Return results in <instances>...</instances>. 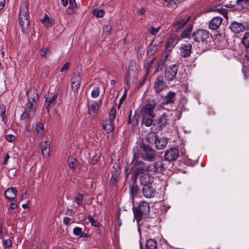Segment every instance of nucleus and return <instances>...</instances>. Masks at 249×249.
<instances>
[{
    "instance_id": "obj_2",
    "label": "nucleus",
    "mask_w": 249,
    "mask_h": 249,
    "mask_svg": "<svg viewBox=\"0 0 249 249\" xmlns=\"http://www.w3.org/2000/svg\"><path fill=\"white\" fill-rule=\"evenodd\" d=\"M192 37L194 41L197 43L199 50L204 52L210 49L212 38L209 31L198 29L193 33Z\"/></svg>"
},
{
    "instance_id": "obj_60",
    "label": "nucleus",
    "mask_w": 249,
    "mask_h": 249,
    "mask_svg": "<svg viewBox=\"0 0 249 249\" xmlns=\"http://www.w3.org/2000/svg\"><path fill=\"white\" fill-rule=\"evenodd\" d=\"M219 13L222 15L225 18H228V13L226 10L223 9L222 7L220 10L219 11Z\"/></svg>"
},
{
    "instance_id": "obj_32",
    "label": "nucleus",
    "mask_w": 249,
    "mask_h": 249,
    "mask_svg": "<svg viewBox=\"0 0 249 249\" xmlns=\"http://www.w3.org/2000/svg\"><path fill=\"white\" fill-rule=\"evenodd\" d=\"M132 111L131 110L129 111V115L127 120V123L128 124H132L133 129L135 128L138 125V120L136 118L135 115H134L132 118H131Z\"/></svg>"
},
{
    "instance_id": "obj_1",
    "label": "nucleus",
    "mask_w": 249,
    "mask_h": 249,
    "mask_svg": "<svg viewBox=\"0 0 249 249\" xmlns=\"http://www.w3.org/2000/svg\"><path fill=\"white\" fill-rule=\"evenodd\" d=\"M133 152L132 162L140 157L147 161H154L156 157L155 151L143 141H139L137 146L133 148Z\"/></svg>"
},
{
    "instance_id": "obj_41",
    "label": "nucleus",
    "mask_w": 249,
    "mask_h": 249,
    "mask_svg": "<svg viewBox=\"0 0 249 249\" xmlns=\"http://www.w3.org/2000/svg\"><path fill=\"white\" fill-rule=\"evenodd\" d=\"M88 219L90 223L92 226L95 227H99L100 224L96 219H95L92 217V216L89 214L88 216Z\"/></svg>"
},
{
    "instance_id": "obj_42",
    "label": "nucleus",
    "mask_w": 249,
    "mask_h": 249,
    "mask_svg": "<svg viewBox=\"0 0 249 249\" xmlns=\"http://www.w3.org/2000/svg\"><path fill=\"white\" fill-rule=\"evenodd\" d=\"M20 120L26 122V123H29L32 119H28V113L24 109L22 114L20 116Z\"/></svg>"
},
{
    "instance_id": "obj_5",
    "label": "nucleus",
    "mask_w": 249,
    "mask_h": 249,
    "mask_svg": "<svg viewBox=\"0 0 249 249\" xmlns=\"http://www.w3.org/2000/svg\"><path fill=\"white\" fill-rule=\"evenodd\" d=\"M133 210L135 219L139 223L149 213L150 208L147 202L142 201L139 203L138 208H134Z\"/></svg>"
},
{
    "instance_id": "obj_17",
    "label": "nucleus",
    "mask_w": 249,
    "mask_h": 249,
    "mask_svg": "<svg viewBox=\"0 0 249 249\" xmlns=\"http://www.w3.org/2000/svg\"><path fill=\"white\" fill-rule=\"evenodd\" d=\"M73 206L77 208L80 206H84V195L80 193L74 194L73 198Z\"/></svg>"
},
{
    "instance_id": "obj_12",
    "label": "nucleus",
    "mask_w": 249,
    "mask_h": 249,
    "mask_svg": "<svg viewBox=\"0 0 249 249\" xmlns=\"http://www.w3.org/2000/svg\"><path fill=\"white\" fill-rule=\"evenodd\" d=\"M121 174V168L119 165L114 166L111 171V178L110 180V186L112 187H117L118 181L119 180Z\"/></svg>"
},
{
    "instance_id": "obj_28",
    "label": "nucleus",
    "mask_w": 249,
    "mask_h": 249,
    "mask_svg": "<svg viewBox=\"0 0 249 249\" xmlns=\"http://www.w3.org/2000/svg\"><path fill=\"white\" fill-rule=\"evenodd\" d=\"M17 191L14 188L8 189L5 191V196L8 200L14 199L17 196Z\"/></svg>"
},
{
    "instance_id": "obj_56",
    "label": "nucleus",
    "mask_w": 249,
    "mask_h": 249,
    "mask_svg": "<svg viewBox=\"0 0 249 249\" xmlns=\"http://www.w3.org/2000/svg\"><path fill=\"white\" fill-rule=\"evenodd\" d=\"M112 29V26L110 25H105L104 27V31L105 33L107 35H109L111 33Z\"/></svg>"
},
{
    "instance_id": "obj_29",
    "label": "nucleus",
    "mask_w": 249,
    "mask_h": 249,
    "mask_svg": "<svg viewBox=\"0 0 249 249\" xmlns=\"http://www.w3.org/2000/svg\"><path fill=\"white\" fill-rule=\"evenodd\" d=\"M73 233L76 236L79 238H89L90 237V235L83 232L82 228L80 227H75L73 230Z\"/></svg>"
},
{
    "instance_id": "obj_25",
    "label": "nucleus",
    "mask_w": 249,
    "mask_h": 249,
    "mask_svg": "<svg viewBox=\"0 0 249 249\" xmlns=\"http://www.w3.org/2000/svg\"><path fill=\"white\" fill-rule=\"evenodd\" d=\"M37 106L38 105L36 104V103H27V108L28 113V119H32L35 116Z\"/></svg>"
},
{
    "instance_id": "obj_52",
    "label": "nucleus",
    "mask_w": 249,
    "mask_h": 249,
    "mask_svg": "<svg viewBox=\"0 0 249 249\" xmlns=\"http://www.w3.org/2000/svg\"><path fill=\"white\" fill-rule=\"evenodd\" d=\"M165 58L163 60L160 61L157 65V68L155 71V73L157 72L158 71H161L163 68H164V61Z\"/></svg>"
},
{
    "instance_id": "obj_26",
    "label": "nucleus",
    "mask_w": 249,
    "mask_h": 249,
    "mask_svg": "<svg viewBox=\"0 0 249 249\" xmlns=\"http://www.w3.org/2000/svg\"><path fill=\"white\" fill-rule=\"evenodd\" d=\"M155 42L154 41L151 42L149 46L148 47L147 51V55L150 54L152 55L155 53L159 49V44Z\"/></svg>"
},
{
    "instance_id": "obj_39",
    "label": "nucleus",
    "mask_w": 249,
    "mask_h": 249,
    "mask_svg": "<svg viewBox=\"0 0 249 249\" xmlns=\"http://www.w3.org/2000/svg\"><path fill=\"white\" fill-rule=\"evenodd\" d=\"M242 44L247 48H249V32L245 34L242 39Z\"/></svg>"
},
{
    "instance_id": "obj_6",
    "label": "nucleus",
    "mask_w": 249,
    "mask_h": 249,
    "mask_svg": "<svg viewBox=\"0 0 249 249\" xmlns=\"http://www.w3.org/2000/svg\"><path fill=\"white\" fill-rule=\"evenodd\" d=\"M130 166L133 167V175L131 176V179L134 182L136 183L138 178L147 171V167L145 166V162L142 160H138V159H136L134 162L132 161Z\"/></svg>"
},
{
    "instance_id": "obj_10",
    "label": "nucleus",
    "mask_w": 249,
    "mask_h": 249,
    "mask_svg": "<svg viewBox=\"0 0 249 249\" xmlns=\"http://www.w3.org/2000/svg\"><path fill=\"white\" fill-rule=\"evenodd\" d=\"M179 155L178 148L172 147L165 151L163 157L165 161L173 162L177 160L179 157Z\"/></svg>"
},
{
    "instance_id": "obj_18",
    "label": "nucleus",
    "mask_w": 249,
    "mask_h": 249,
    "mask_svg": "<svg viewBox=\"0 0 249 249\" xmlns=\"http://www.w3.org/2000/svg\"><path fill=\"white\" fill-rule=\"evenodd\" d=\"M40 147L43 157H48L50 153V142L41 141Z\"/></svg>"
},
{
    "instance_id": "obj_36",
    "label": "nucleus",
    "mask_w": 249,
    "mask_h": 249,
    "mask_svg": "<svg viewBox=\"0 0 249 249\" xmlns=\"http://www.w3.org/2000/svg\"><path fill=\"white\" fill-rule=\"evenodd\" d=\"M44 129L42 123L38 122L36 124V130L38 137L42 136L44 134Z\"/></svg>"
},
{
    "instance_id": "obj_43",
    "label": "nucleus",
    "mask_w": 249,
    "mask_h": 249,
    "mask_svg": "<svg viewBox=\"0 0 249 249\" xmlns=\"http://www.w3.org/2000/svg\"><path fill=\"white\" fill-rule=\"evenodd\" d=\"M39 53L42 58H46L47 55L50 54L51 52L49 49L46 47H43L40 49Z\"/></svg>"
},
{
    "instance_id": "obj_3",
    "label": "nucleus",
    "mask_w": 249,
    "mask_h": 249,
    "mask_svg": "<svg viewBox=\"0 0 249 249\" xmlns=\"http://www.w3.org/2000/svg\"><path fill=\"white\" fill-rule=\"evenodd\" d=\"M156 107V103L154 101L149 102L142 108V123L147 127L151 126L155 118L154 111Z\"/></svg>"
},
{
    "instance_id": "obj_57",
    "label": "nucleus",
    "mask_w": 249,
    "mask_h": 249,
    "mask_svg": "<svg viewBox=\"0 0 249 249\" xmlns=\"http://www.w3.org/2000/svg\"><path fill=\"white\" fill-rule=\"evenodd\" d=\"M28 97L31 98H34V99L35 98L36 100H39V97H38V93L36 89H34L31 95L30 96H28Z\"/></svg>"
},
{
    "instance_id": "obj_22",
    "label": "nucleus",
    "mask_w": 249,
    "mask_h": 249,
    "mask_svg": "<svg viewBox=\"0 0 249 249\" xmlns=\"http://www.w3.org/2000/svg\"><path fill=\"white\" fill-rule=\"evenodd\" d=\"M192 48L191 44H182L180 49V55L182 57H187L190 56L192 52Z\"/></svg>"
},
{
    "instance_id": "obj_55",
    "label": "nucleus",
    "mask_w": 249,
    "mask_h": 249,
    "mask_svg": "<svg viewBox=\"0 0 249 249\" xmlns=\"http://www.w3.org/2000/svg\"><path fill=\"white\" fill-rule=\"evenodd\" d=\"M81 84H72L71 83V88L74 93H77L78 89L80 88Z\"/></svg>"
},
{
    "instance_id": "obj_44",
    "label": "nucleus",
    "mask_w": 249,
    "mask_h": 249,
    "mask_svg": "<svg viewBox=\"0 0 249 249\" xmlns=\"http://www.w3.org/2000/svg\"><path fill=\"white\" fill-rule=\"evenodd\" d=\"M116 109L114 107H112L109 112V119L108 120L114 122L116 118Z\"/></svg>"
},
{
    "instance_id": "obj_13",
    "label": "nucleus",
    "mask_w": 249,
    "mask_h": 249,
    "mask_svg": "<svg viewBox=\"0 0 249 249\" xmlns=\"http://www.w3.org/2000/svg\"><path fill=\"white\" fill-rule=\"evenodd\" d=\"M167 84L164 81L162 75L158 76L154 84L153 88L156 93L159 94L167 87Z\"/></svg>"
},
{
    "instance_id": "obj_19",
    "label": "nucleus",
    "mask_w": 249,
    "mask_h": 249,
    "mask_svg": "<svg viewBox=\"0 0 249 249\" xmlns=\"http://www.w3.org/2000/svg\"><path fill=\"white\" fill-rule=\"evenodd\" d=\"M140 183L142 186L151 185L154 181V178L148 174H144L140 177Z\"/></svg>"
},
{
    "instance_id": "obj_53",
    "label": "nucleus",
    "mask_w": 249,
    "mask_h": 249,
    "mask_svg": "<svg viewBox=\"0 0 249 249\" xmlns=\"http://www.w3.org/2000/svg\"><path fill=\"white\" fill-rule=\"evenodd\" d=\"M3 246L4 248H9L12 245V242L10 238L4 239L2 238Z\"/></svg>"
},
{
    "instance_id": "obj_49",
    "label": "nucleus",
    "mask_w": 249,
    "mask_h": 249,
    "mask_svg": "<svg viewBox=\"0 0 249 249\" xmlns=\"http://www.w3.org/2000/svg\"><path fill=\"white\" fill-rule=\"evenodd\" d=\"M249 0H236V4L239 7H244V5H248Z\"/></svg>"
},
{
    "instance_id": "obj_50",
    "label": "nucleus",
    "mask_w": 249,
    "mask_h": 249,
    "mask_svg": "<svg viewBox=\"0 0 249 249\" xmlns=\"http://www.w3.org/2000/svg\"><path fill=\"white\" fill-rule=\"evenodd\" d=\"M105 12L103 10H93L92 14L97 18H102L105 15Z\"/></svg>"
},
{
    "instance_id": "obj_20",
    "label": "nucleus",
    "mask_w": 249,
    "mask_h": 249,
    "mask_svg": "<svg viewBox=\"0 0 249 249\" xmlns=\"http://www.w3.org/2000/svg\"><path fill=\"white\" fill-rule=\"evenodd\" d=\"M189 20V18L186 20H184L181 17L177 18L175 19V21L173 22L172 26L174 28L178 26L177 29V32H179L180 30L182 29L183 27L187 23Z\"/></svg>"
},
{
    "instance_id": "obj_45",
    "label": "nucleus",
    "mask_w": 249,
    "mask_h": 249,
    "mask_svg": "<svg viewBox=\"0 0 249 249\" xmlns=\"http://www.w3.org/2000/svg\"><path fill=\"white\" fill-rule=\"evenodd\" d=\"M1 117L2 118V121L4 122L5 124H6L7 118L5 115V108L2 104H1Z\"/></svg>"
},
{
    "instance_id": "obj_27",
    "label": "nucleus",
    "mask_w": 249,
    "mask_h": 249,
    "mask_svg": "<svg viewBox=\"0 0 249 249\" xmlns=\"http://www.w3.org/2000/svg\"><path fill=\"white\" fill-rule=\"evenodd\" d=\"M82 70H80L74 72L73 76L71 78V83L72 84H81L82 74Z\"/></svg>"
},
{
    "instance_id": "obj_23",
    "label": "nucleus",
    "mask_w": 249,
    "mask_h": 249,
    "mask_svg": "<svg viewBox=\"0 0 249 249\" xmlns=\"http://www.w3.org/2000/svg\"><path fill=\"white\" fill-rule=\"evenodd\" d=\"M99 103L96 101L92 102L91 105L88 104L89 113L91 116L95 117L98 114Z\"/></svg>"
},
{
    "instance_id": "obj_64",
    "label": "nucleus",
    "mask_w": 249,
    "mask_h": 249,
    "mask_svg": "<svg viewBox=\"0 0 249 249\" xmlns=\"http://www.w3.org/2000/svg\"><path fill=\"white\" fill-rule=\"evenodd\" d=\"M222 7V6L221 5L218 4V5L215 6L214 7H213V10L214 11H217L218 12H219V11L220 10Z\"/></svg>"
},
{
    "instance_id": "obj_35",
    "label": "nucleus",
    "mask_w": 249,
    "mask_h": 249,
    "mask_svg": "<svg viewBox=\"0 0 249 249\" xmlns=\"http://www.w3.org/2000/svg\"><path fill=\"white\" fill-rule=\"evenodd\" d=\"M130 192L133 197L136 196L140 193V189L136 184H130L129 186Z\"/></svg>"
},
{
    "instance_id": "obj_21",
    "label": "nucleus",
    "mask_w": 249,
    "mask_h": 249,
    "mask_svg": "<svg viewBox=\"0 0 249 249\" xmlns=\"http://www.w3.org/2000/svg\"><path fill=\"white\" fill-rule=\"evenodd\" d=\"M176 92L170 91L163 98L162 104L163 105L173 104L176 100Z\"/></svg>"
},
{
    "instance_id": "obj_48",
    "label": "nucleus",
    "mask_w": 249,
    "mask_h": 249,
    "mask_svg": "<svg viewBox=\"0 0 249 249\" xmlns=\"http://www.w3.org/2000/svg\"><path fill=\"white\" fill-rule=\"evenodd\" d=\"M152 66L151 63H148V62L144 63V68L145 69V75L146 77L150 73Z\"/></svg>"
},
{
    "instance_id": "obj_34",
    "label": "nucleus",
    "mask_w": 249,
    "mask_h": 249,
    "mask_svg": "<svg viewBox=\"0 0 249 249\" xmlns=\"http://www.w3.org/2000/svg\"><path fill=\"white\" fill-rule=\"evenodd\" d=\"M69 7L68 9V13L69 14H73L77 9V5L75 2V0H69Z\"/></svg>"
},
{
    "instance_id": "obj_11",
    "label": "nucleus",
    "mask_w": 249,
    "mask_h": 249,
    "mask_svg": "<svg viewBox=\"0 0 249 249\" xmlns=\"http://www.w3.org/2000/svg\"><path fill=\"white\" fill-rule=\"evenodd\" d=\"M178 65L173 64L165 68L164 71V76L168 81H172L176 78L177 74Z\"/></svg>"
},
{
    "instance_id": "obj_15",
    "label": "nucleus",
    "mask_w": 249,
    "mask_h": 249,
    "mask_svg": "<svg viewBox=\"0 0 249 249\" xmlns=\"http://www.w3.org/2000/svg\"><path fill=\"white\" fill-rule=\"evenodd\" d=\"M178 42V39L174 36H171L168 42L166 44V48L165 51L166 52V55L165 56V59H166L170 53H171L172 49L175 46Z\"/></svg>"
},
{
    "instance_id": "obj_63",
    "label": "nucleus",
    "mask_w": 249,
    "mask_h": 249,
    "mask_svg": "<svg viewBox=\"0 0 249 249\" xmlns=\"http://www.w3.org/2000/svg\"><path fill=\"white\" fill-rule=\"evenodd\" d=\"M28 103H31V104L36 103V104L37 105V103L38 102V100H36L35 98H31L28 97Z\"/></svg>"
},
{
    "instance_id": "obj_47",
    "label": "nucleus",
    "mask_w": 249,
    "mask_h": 249,
    "mask_svg": "<svg viewBox=\"0 0 249 249\" xmlns=\"http://www.w3.org/2000/svg\"><path fill=\"white\" fill-rule=\"evenodd\" d=\"M100 93V89L99 87H94L91 93V96L93 98H96L99 95Z\"/></svg>"
},
{
    "instance_id": "obj_7",
    "label": "nucleus",
    "mask_w": 249,
    "mask_h": 249,
    "mask_svg": "<svg viewBox=\"0 0 249 249\" xmlns=\"http://www.w3.org/2000/svg\"><path fill=\"white\" fill-rule=\"evenodd\" d=\"M169 124L168 116L163 113L159 118L153 119V127L157 131H160L162 128L166 127Z\"/></svg>"
},
{
    "instance_id": "obj_37",
    "label": "nucleus",
    "mask_w": 249,
    "mask_h": 249,
    "mask_svg": "<svg viewBox=\"0 0 249 249\" xmlns=\"http://www.w3.org/2000/svg\"><path fill=\"white\" fill-rule=\"evenodd\" d=\"M193 29V25H190L186 29H185L181 34L182 38H188L191 35Z\"/></svg>"
},
{
    "instance_id": "obj_61",
    "label": "nucleus",
    "mask_w": 249,
    "mask_h": 249,
    "mask_svg": "<svg viewBox=\"0 0 249 249\" xmlns=\"http://www.w3.org/2000/svg\"><path fill=\"white\" fill-rule=\"evenodd\" d=\"M125 98H126V93H124V95L122 96V97L120 99L119 103L118 106L119 108L121 106L122 104L124 102V100L125 99Z\"/></svg>"
},
{
    "instance_id": "obj_8",
    "label": "nucleus",
    "mask_w": 249,
    "mask_h": 249,
    "mask_svg": "<svg viewBox=\"0 0 249 249\" xmlns=\"http://www.w3.org/2000/svg\"><path fill=\"white\" fill-rule=\"evenodd\" d=\"M57 97V93L53 94L48 92L47 94L44 95V106L48 113H49L50 110L55 107Z\"/></svg>"
},
{
    "instance_id": "obj_38",
    "label": "nucleus",
    "mask_w": 249,
    "mask_h": 249,
    "mask_svg": "<svg viewBox=\"0 0 249 249\" xmlns=\"http://www.w3.org/2000/svg\"><path fill=\"white\" fill-rule=\"evenodd\" d=\"M167 142L168 141H155V147L158 150H162L166 147Z\"/></svg>"
},
{
    "instance_id": "obj_24",
    "label": "nucleus",
    "mask_w": 249,
    "mask_h": 249,
    "mask_svg": "<svg viewBox=\"0 0 249 249\" xmlns=\"http://www.w3.org/2000/svg\"><path fill=\"white\" fill-rule=\"evenodd\" d=\"M231 31L235 34H239L243 32L245 29V27L243 24L237 22L231 23L229 27Z\"/></svg>"
},
{
    "instance_id": "obj_51",
    "label": "nucleus",
    "mask_w": 249,
    "mask_h": 249,
    "mask_svg": "<svg viewBox=\"0 0 249 249\" xmlns=\"http://www.w3.org/2000/svg\"><path fill=\"white\" fill-rule=\"evenodd\" d=\"M133 167L132 166H130V164L128 166L125 167V171H124V174L125 176V178L127 179L129 175L130 174V173L132 174V175H133Z\"/></svg>"
},
{
    "instance_id": "obj_54",
    "label": "nucleus",
    "mask_w": 249,
    "mask_h": 249,
    "mask_svg": "<svg viewBox=\"0 0 249 249\" xmlns=\"http://www.w3.org/2000/svg\"><path fill=\"white\" fill-rule=\"evenodd\" d=\"M70 63L66 62L60 70V72H66L70 67Z\"/></svg>"
},
{
    "instance_id": "obj_9",
    "label": "nucleus",
    "mask_w": 249,
    "mask_h": 249,
    "mask_svg": "<svg viewBox=\"0 0 249 249\" xmlns=\"http://www.w3.org/2000/svg\"><path fill=\"white\" fill-rule=\"evenodd\" d=\"M147 172H151L156 173H162L166 170L165 165L162 160H160L147 166Z\"/></svg>"
},
{
    "instance_id": "obj_62",
    "label": "nucleus",
    "mask_w": 249,
    "mask_h": 249,
    "mask_svg": "<svg viewBox=\"0 0 249 249\" xmlns=\"http://www.w3.org/2000/svg\"><path fill=\"white\" fill-rule=\"evenodd\" d=\"M5 138L6 140H15L16 137L14 135L11 134L5 135Z\"/></svg>"
},
{
    "instance_id": "obj_31",
    "label": "nucleus",
    "mask_w": 249,
    "mask_h": 249,
    "mask_svg": "<svg viewBox=\"0 0 249 249\" xmlns=\"http://www.w3.org/2000/svg\"><path fill=\"white\" fill-rule=\"evenodd\" d=\"M41 21L47 28L51 27L55 23L54 20L52 18H50L47 14L44 15L43 18L41 20Z\"/></svg>"
},
{
    "instance_id": "obj_46",
    "label": "nucleus",
    "mask_w": 249,
    "mask_h": 249,
    "mask_svg": "<svg viewBox=\"0 0 249 249\" xmlns=\"http://www.w3.org/2000/svg\"><path fill=\"white\" fill-rule=\"evenodd\" d=\"M101 157V153L97 154L96 155H94L92 159V160L90 161V165H94L97 163L100 160Z\"/></svg>"
},
{
    "instance_id": "obj_40",
    "label": "nucleus",
    "mask_w": 249,
    "mask_h": 249,
    "mask_svg": "<svg viewBox=\"0 0 249 249\" xmlns=\"http://www.w3.org/2000/svg\"><path fill=\"white\" fill-rule=\"evenodd\" d=\"M67 162L69 167L71 168H74L77 164L76 160L71 157H68Z\"/></svg>"
},
{
    "instance_id": "obj_16",
    "label": "nucleus",
    "mask_w": 249,
    "mask_h": 249,
    "mask_svg": "<svg viewBox=\"0 0 249 249\" xmlns=\"http://www.w3.org/2000/svg\"><path fill=\"white\" fill-rule=\"evenodd\" d=\"M222 21V18L220 17H213L209 22V28L213 30L218 29Z\"/></svg>"
},
{
    "instance_id": "obj_59",
    "label": "nucleus",
    "mask_w": 249,
    "mask_h": 249,
    "mask_svg": "<svg viewBox=\"0 0 249 249\" xmlns=\"http://www.w3.org/2000/svg\"><path fill=\"white\" fill-rule=\"evenodd\" d=\"M71 220V218H70L69 217H65L63 218V223L66 225L68 226L70 224Z\"/></svg>"
},
{
    "instance_id": "obj_4",
    "label": "nucleus",
    "mask_w": 249,
    "mask_h": 249,
    "mask_svg": "<svg viewBox=\"0 0 249 249\" xmlns=\"http://www.w3.org/2000/svg\"><path fill=\"white\" fill-rule=\"evenodd\" d=\"M18 18L22 32L27 33L29 28L30 21L28 8L26 3H23L20 5Z\"/></svg>"
},
{
    "instance_id": "obj_33",
    "label": "nucleus",
    "mask_w": 249,
    "mask_h": 249,
    "mask_svg": "<svg viewBox=\"0 0 249 249\" xmlns=\"http://www.w3.org/2000/svg\"><path fill=\"white\" fill-rule=\"evenodd\" d=\"M146 249H158L157 241L155 239H149L146 241Z\"/></svg>"
},
{
    "instance_id": "obj_58",
    "label": "nucleus",
    "mask_w": 249,
    "mask_h": 249,
    "mask_svg": "<svg viewBox=\"0 0 249 249\" xmlns=\"http://www.w3.org/2000/svg\"><path fill=\"white\" fill-rule=\"evenodd\" d=\"M160 27H159L158 28H154L153 27H151V30L150 31V33L153 36H155L157 34L158 32L159 31Z\"/></svg>"
},
{
    "instance_id": "obj_14",
    "label": "nucleus",
    "mask_w": 249,
    "mask_h": 249,
    "mask_svg": "<svg viewBox=\"0 0 249 249\" xmlns=\"http://www.w3.org/2000/svg\"><path fill=\"white\" fill-rule=\"evenodd\" d=\"M142 192L143 196L147 198H150L153 197L156 193V191L155 189L151 185H144L142 186Z\"/></svg>"
},
{
    "instance_id": "obj_30",
    "label": "nucleus",
    "mask_w": 249,
    "mask_h": 249,
    "mask_svg": "<svg viewBox=\"0 0 249 249\" xmlns=\"http://www.w3.org/2000/svg\"><path fill=\"white\" fill-rule=\"evenodd\" d=\"M113 122L106 120L103 121L102 127L108 133L111 132L113 129Z\"/></svg>"
}]
</instances>
